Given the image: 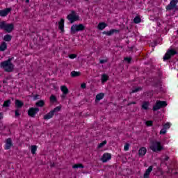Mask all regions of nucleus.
Masks as SVG:
<instances>
[{"label": "nucleus", "mask_w": 178, "mask_h": 178, "mask_svg": "<svg viewBox=\"0 0 178 178\" xmlns=\"http://www.w3.org/2000/svg\"><path fill=\"white\" fill-rule=\"evenodd\" d=\"M132 104H136V102H134V103H132Z\"/></svg>", "instance_id": "47"}, {"label": "nucleus", "mask_w": 178, "mask_h": 178, "mask_svg": "<svg viewBox=\"0 0 178 178\" xmlns=\"http://www.w3.org/2000/svg\"><path fill=\"white\" fill-rule=\"evenodd\" d=\"M106 140H104L102 143H99L97 146L98 149L102 148L104 145H106Z\"/></svg>", "instance_id": "31"}, {"label": "nucleus", "mask_w": 178, "mask_h": 178, "mask_svg": "<svg viewBox=\"0 0 178 178\" xmlns=\"http://www.w3.org/2000/svg\"><path fill=\"white\" fill-rule=\"evenodd\" d=\"M3 116L2 113H0V120H1V119H3Z\"/></svg>", "instance_id": "44"}, {"label": "nucleus", "mask_w": 178, "mask_h": 178, "mask_svg": "<svg viewBox=\"0 0 178 178\" xmlns=\"http://www.w3.org/2000/svg\"><path fill=\"white\" fill-rule=\"evenodd\" d=\"M140 90H141V88H137L134 90H132V92H138V91H140Z\"/></svg>", "instance_id": "42"}, {"label": "nucleus", "mask_w": 178, "mask_h": 178, "mask_svg": "<svg viewBox=\"0 0 178 178\" xmlns=\"http://www.w3.org/2000/svg\"><path fill=\"white\" fill-rule=\"evenodd\" d=\"M10 100H6L3 104V108H8L9 106H10Z\"/></svg>", "instance_id": "29"}, {"label": "nucleus", "mask_w": 178, "mask_h": 178, "mask_svg": "<svg viewBox=\"0 0 178 178\" xmlns=\"http://www.w3.org/2000/svg\"><path fill=\"white\" fill-rule=\"evenodd\" d=\"M31 154H33V155H34V154H35V152L37 151V145H31Z\"/></svg>", "instance_id": "30"}, {"label": "nucleus", "mask_w": 178, "mask_h": 178, "mask_svg": "<svg viewBox=\"0 0 178 178\" xmlns=\"http://www.w3.org/2000/svg\"><path fill=\"white\" fill-rule=\"evenodd\" d=\"M40 112V108H30L28 110V116H30V118H35V115H37V113Z\"/></svg>", "instance_id": "10"}, {"label": "nucleus", "mask_w": 178, "mask_h": 178, "mask_svg": "<svg viewBox=\"0 0 178 178\" xmlns=\"http://www.w3.org/2000/svg\"><path fill=\"white\" fill-rule=\"evenodd\" d=\"M10 12H12V8H7L4 10H1L0 16H1V17H6V16L8 15Z\"/></svg>", "instance_id": "11"}, {"label": "nucleus", "mask_w": 178, "mask_h": 178, "mask_svg": "<svg viewBox=\"0 0 178 178\" xmlns=\"http://www.w3.org/2000/svg\"><path fill=\"white\" fill-rule=\"evenodd\" d=\"M130 148V145L129 143H126L124 146V151H129V149Z\"/></svg>", "instance_id": "34"}, {"label": "nucleus", "mask_w": 178, "mask_h": 178, "mask_svg": "<svg viewBox=\"0 0 178 178\" xmlns=\"http://www.w3.org/2000/svg\"><path fill=\"white\" fill-rule=\"evenodd\" d=\"M111 158H112V155H111V154L106 153V154H104L103 156H102V162L105 163L107 161H110Z\"/></svg>", "instance_id": "13"}, {"label": "nucleus", "mask_w": 178, "mask_h": 178, "mask_svg": "<svg viewBox=\"0 0 178 178\" xmlns=\"http://www.w3.org/2000/svg\"><path fill=\"white\" fill-rule=\"evenodd\" d=\"M59 111H60V106L54 108V110H51L47 114L44 115L43 119L44 120H49V119H52V118H54V115H55L56 112H59Z\"/></svg>", "instance_id": "5"}, {"label": "nucleus", "mask_w": 178, "mask_h": 178, "mask_svg": "<svg viewBox=\"0 0 178 178\" xmlns=\"http://www.w3.org/2000/svg\"><path fill=\"white\" fill-rule=\"evenodd\" d=\"M67 19L70 22V23H74V22H77L80 19L79 15L76 13L74 11H72L70 15L67 16Z\"/></svg>", "instance_id": "7"}, {"label": "nucleus", "mask_w": 178, "mask_h": 178, "mask_svg": "<svg viewBox=\"0 0 178 178\" xmlns=\"http://www.w3.org/2000/svg\"><path fill=\"white\" fill-rule=\"evenodd\" d=\"M108 63V58H106V59H103V60H99V63H100L101 65H102V64H104V63Z\"/></svg>", "instance_id": "35"}, {"label": "nucleus", "mask_w": 178, "mask_h": 178, "mask_svg": "<svg viewBox=\"0 0 178 178\" xmlns=\"http://www.w3.org/2000/svg\"><path fill=\"white\" fill-rule=\"evenodd\" d=\"M15 26L13 24H6V22L2 21L0 22V29L4 30L6 33H12Z\"/></svg>", "instance_id": "3"}, {"label": "nucleus", "mask_w": 178, "mask_h": 178, "mask_svg": "<svg viewBox=\"0 0 178 178\" xmlns=\"http://www.w3.org/2000/svg\"><path fill=\"white\" fill-rule=\"evenodd\" d=\"M80 74H81V73L80 72H76V71H72L70 73L71 77H79V76H80Z\"/></svg>", "instance_id": "26"}, {"label": "nucleus", "mask_w": 178, "mask_h": 178, "mask_svg": "<svg viewBox=\"0 0 178 178\" xmlns=\"http://www.w3.org/2000/svg\"><path fill=\"white\" fill-rule=\"evenodd\" d=\"M7 49H8V44H6V42H2L0 45L1 52H3V51H6Z\"/></svg>", "instance_id": "17"}, {"label": "nucleus", "mask_w": 178, "mask_h": 178, "mask_svg": "<svg viewBox=\"0 0 178 178\" xmlns=\"http://www.w3.org/2000/svg\"><path fill=\"white\" fill-rule=\"evenodd\" d=\"M177 3L178 0H171L170 3L166 6V10L176 12V10H178Z\"/></svg>", "instance_id": "6"}, {"label": "nucleus", "mask_w": 178, "mask_h": 178, "mask_svg": "<svg viewBox=\"0 0 178 178\" xmlns=\"http://www.w3.org/2000/svg\"><path fill=\"white\" fill-rule=\"evenodd\" d=\"M106 26H108V25L106 24H105L104 22L99 23V24L97 26V29L99 30H104V29H105V27H106Z\"/></svg>", "instance_id": "25"}, {"label": "nucleus", "mask_w": 178, "mask_h": 178, "mask_svg": "<svg viewBox=\"0 0 178 178\" xmlns=\"http://www.w3.org/2000/svg\"><path fill=\"white\" fill-rule=\"evenodd\" d=\"M168 104L165 101H157L156 104L153 106L152 110L155 112L156 111H159L161 108H165L167 106Z\"/></svg>", "instance_id": "9"}, {"label": "nucleus", "mask_w": 178, "mask_h": 178, "mask_svg": "<svg viewBox=\"0 0 178 178\" xmlns=\"http://www.w3.org/2000/svg\"><path fill=\"white\" fill-rule=\"evenodd\" d=\"M104 97H105V95L102 92L96 95L95 102H98L101 101V99H104Z\"/></svg>", "instance_id": "20"}, {"label": "nucleus", "mask_w": 178, "mask_h": 178, "mask_svg": "<svg viewBox=\"0 0 178 178\" xmlns=\"http://www.w3.org/2000/svg\"><path fill=\"white\" fill-rule=\"evenodd\" d=\"M60 90L63 92V98H65V96L67 95V94H69V89L67 88V87H66V86H62L60 87Z\"/></svg>", "instance_id": "14"}, {"label": "nucleus", "mask_w": 178, "mask_h": 178, "mask_svg": "<svg viewBox=\"0 0 178 178\" xmlns=\"http://www.w3.org/2000/svg\"><path fill=\"white\" fill-rule=\"evenodd\" d=\"M149 148L153 152H161V151L163 150V145H162L161 141L153 140L151 143Z\"/></svg>", "instance_id": "2"}, {"label": "nucleus", "mask_w": 178, "mask_h": 178, "mask_svg": "<svg viewBox=\"0 0 178 178\" xmlns=\"http://www.w3.org/2000/svg\"><path fill=\"white\" fill-rule=\"evenodd\" d=\"M163 129H165V130H168V129L170 128V123L167 122L163 126Z\"/></svg>", "instance_id": "33"}, {"label": "nucleus", "mask_w": 178, "mask_h": 178, "mask_svg": "<svg viewBox=\"0 0 178 178\" xmlns=\"http://www.w3.org/2000/svg\"><path fill=\"white\" fill-rule=\"evenodd\" d=\"M147 154V148L141 147L138 151L139 156H144Z\"/></svg>", "instance_id": "18"}, {"label": "nucleus", "mask_w": 178, "mask_h": 178, "mask_svg": "<svg viewBox=\"0 0 178 178\" xmlns=\"http://www.w3.org/2000/svg\"><path fill=\"white\" fill-rule=\"evenodd\" d=\"M119 33V30L118 29H111L110 31H104V34H106V35H113V34H116Z\"/></svg>", "instance_id": "15"}, {"label": "nucleus", "mask_w": 178, "mask_h": 178, "mask_svg": "<svg viewBox=\"0 0 178 178\" xmlns=\"http://www.w3.org/2000/svg\"><path fill=\"white\" fill-rule=\"evenodd\" d=\"M26 3H29L30 2V0H26Z\"/></svg>", "instance_id": "46"}, {"label": "nucleus", "mask_w": 178, "mask_h": 178, "mask_svg": "<svg viewBox=\"0 0 178 178\" xmlns=\"http://www.w3.org/2000/svg\"><path fill=\"white\" fill-rule=\"evenodd\" d=\"M177 54V51L173 49H168L165 54L164 55L163 59V60H169L172 56H175Z\"/></svg>", "instance_id": "8"}, {"label": "nucleus", "mask_w": 178, "mask_h": 178, "mask_svg": "<svg viewBox=\"0 0 178 178\" xmlns=\"http://www.w3.org/2000/svg\"><path fill=\"white\" fill-rule=\"evenodd\" d=\"M86 29V26L83 24H73L71 26V34H76L79 31H83Z\"/></svg>", "instance_id": "4"}, {"label": "nucleus", "mask_w": 178, "mask_h": 178, "mask_svg": "<svg viewBox=\"0 0 178 178\" xmlns=\"http://www.w3.org/2000/svg\"><path fill=\"white\" fill-rule=\"evenodd\" d=\"M12 145H13L12 139H10V138H8L6 142L5 149H10V147H12Z\"/></svg>", "instance_id": "16"}, {"label": "nucleus", "mask_w": 178, "mask_h": 178, "mask_svg": "<svg viewBox=\"0 0 178 178\" xmlns=\"http://www.w3.org/2000/svg\"><path fill=\"white\" fill-rule=\"evenodd\" d=\"M13 58H10L8 60L3 61L0 63L1 69H3L5 72H13L15 69V65L12 63Z\"/></svg>", "instance_id": "1"}, {"label": "nucleus", "mask_w": 178, "mask_h": 178, "mask_svg": "<svg viewBox=\"0 0 178 178\" xmlns=\"http://www.w3.org/2000/svg\"><path fill=\"white\" fill-rule=\"evenodd\" d=\"M152 123H153V122L152 121H146V122H145V124L146 125H147V126H152Z\"/></svg>", "instance_id": "40"}, {"label": "nucleus", "mask_w": 178, "mask_h": 178, "mask_svg": "<svg viewBox=\"0 0 178 178\" xmlns=\"http://www.w3.org/2000/svg\"><path fill=\"white\" fill-rule=\"evenodd\" d=\"M141 22V18H140L139 17H136L134 19V22L136 23V24L140 23Z\"/></svg>", "instance_id": "32"}, {"label": "nucleus", "mask_w": 178, "mask_h": 178, "mask_svg": "<svg viewBox=\"0 0 178 178\" xmlns=\"http://www.w3.org/2000/svg\"><path fill=\"white\" fill-rule=\"evenodd\" d=\"M15 116L17 118L19 116H20V113H19V109H17L15 111Z\"/></svg>", "instance_id": "41"}, {"label": "nucleus", "mask_w": 178, "mask_h": 178, "mask_svg": "<svg viewBox=\"0 0 178 178\" xmlns=\"http://www.w3.org/2000/svg\"><path fill=\"white\" fill-rule=\"evenodd\" d=\"M36 106H40V108H42L45 105V102L44 100H40L35 104Z\"/></svg>", "instance_id": "27"}, {"label": "nucleus", "mask_w": 178, "mask_h": 178, "mask_svg": "<svg viewBox=\"0 0 178 178\" xmlns=\"http://www.w3.org/2000/svg\"><path fill=\"white\" fill-rule=\"evenodd\" d=\"M148 106H149V102H143L142 104V109L147 111L148 109Z\"/></svg>", "instance_id": "24"}, {"label": "nucleus", "mask_w": 178, "mask_h": 178, "mask_svg": "<svg viewBox=\"0 0 178 178\" xmlns=\"http://www.w3.org/2000/svg\"><path fill=\"white\" fill-rule=\"evenodd\" d=\"M73 169H79L81 168V169H83L84 168V165H83V164L81 163H78V164H74L73 166H72Z\"/></svg>", "instance_id": "28"}, {"label": "nucleus", "mask_w": 178, "mask_h": 178, "mask_svg": "<svg viewBox=\"0 0 178 178\" xmlns=\"http://www.w3.org/2000/svg\"><path fill=\"white\" fill-rule=\"evenodd\" d=\"M50 100L53 101V102H55V101H56V97L54 95H51L50 97Z\"/></svg>", "instance_id": "39"}, {"label": "nucleus", "mask_w": 178, "mask_h": 178, "mask_svg": "<svg viewBox=\"0 0 178 178\" xmlns=\"http://www.w3.org/2000/svg\"><path fill=\"white\" fill-rule=\"evenodd\" d=\"M87 87V85L86 83H81V88H86Z\"/></svg>", "instance_id": "43"}, {"label": "nucleus", "mask_w": 178, "mask_h": 178, "mask_svg": "<svg viewBox=\"0 0 178 178\" xmlns=\"http://www.w3.org/2000/svg\"><path fill=\"white\" fill-rule=\"evenodd\" d=\"M108 79H109V76H108V75H106V74H103L102 75V84H104V83H106V81H108Z\"/></svg>", "instance_id": "22"}, {"label": "nucleus", "mask_w": 178, "mask_h": 178, "mask_svg": "<svg viewBox=\"0 0 178 178\" xmlns=\"http://www.w3.org/2000/svg\"><path fill=\"white\" fill-rule=\"evenodd\" d=\"M124 60H126V62H127L128 63H130L131 62V58L126 57L124 58Z\"/></svg>", "instance_id": "37"}, {"label": "nucleus", "mask_w": 178, "mask_h": 178, "mask_svg": "<svg viewBox=\"0 0 178 178\" xmlns=\"http://www.w3.org/2000/svg\"><path fill=\"white\" fill-rule=\"evenodd\" d=\"M166 129L163 128L161 131H160V134H166Z\"/></svg>", "instance_id": "38"}, {"label": "nucleus", "mask_w": 178, "mask_h": 178, "mask_svg": "<svg viewBox=\"0 0 178 178\" xmlns=\"http://www.w3.org/2000/svg\"><path fill=\"white\" fill-rule=\"evenodd\" d=\"M3 41H6L7 42H10V41H12V35H10L9 34L4 35Z\"/></svg>", "instance_id": "23"}, {"label": "nucleus", "mask_w": 178, "mask_h": 178, "mask_svg": "<svg viewBox=\"0 0 178 178\" xmlns=\"http://www.w3.org/2000/svg\"><path fill=\"white\" fill-rule=\"evenodd\" d=\"M23 105H24V103H23V102L19 100V99H16L15 100V106L16 108H22L23 106Z\"/></svg>", "instance_id": "21"}, {"label": "nucleus", "mask_w": 178, "mask_h": 178, "mask_svg": "<svg viewBox=\"0 0 178 178\" xmlns=\"http://www.w3.org/2000/svg\"><path fill=\"white\" fill-rule=\"evenodd\" d=\"M153 168L154 167L152 165L149 166L143 175V178H149V175H151V172H152Z\"/></svg>", "instance_id": "12"}, {"label": "nucleus", "mask_w": 178, "mask_h": 178, "mask_svg": "<svg viewBox=\"0 0 178 178\" xmlns=\"http://www.w3.org/2000/svg\"><path fill=\"white\" fill-rule=\"evenodd\" d=\"M58 24H59V26H58L59 30H60L61 31H63V29L65 27V19H61L60 21L58 22Z\"/></svg>", "instance_id": "19"}, {"label": "nucleus", "mask_w": 178, "mask_h": 178, "mask_svg": "<svg viewBox=\"0 0 178 178\" xmlns=\"http://www.w3.org/2000/svg\"><path fill=\"white\" fill-rule=\"evenodd\" d=\"M165 161H169V156H166L165 158Z\"/></svg>", "instance_id": "45"}, {"label": "nucleus", "mask_w": 178, "mask_h": 178, "mask_svg": "<svg viewBox=\"0 0 178 178\" xmlns=\"http://www.w3.org/2000/svg\"><path fill=\"white\" fill-rule=\"evenodd\" d=\"M69 58L70 59H74L75 58H77V55H76V54H70Z\"/></svg>", "instance_id": "36"}]
</instances>
